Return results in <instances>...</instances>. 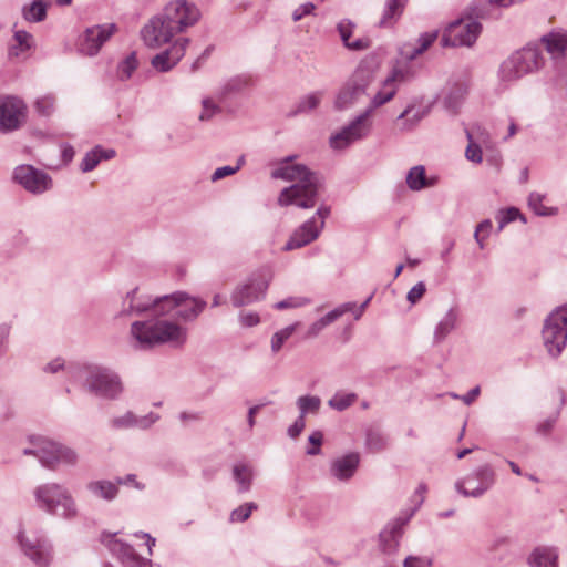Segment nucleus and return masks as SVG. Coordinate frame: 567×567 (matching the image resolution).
<instances>
[{"label": "nucleus", "mask_w": 567, "mask_h": 567, "mask_svg": "<svg viewBox=\"0 0 567 567\" xmlns=\"http://www.w3.org/2000/svg\"><path fill=\"white\" fill-rule=\"evenodd\" d=\"M425 291V284L423 281H420L409 290L406 299L414 305L423 297Z\"/></svg>", "instance_id": "obj_58"}, {"label": "nucleus", "mask_w": 567, "mask_h": 567, "mask_svg": "<svg viewBox=\"0 0 567 567\" xmlns=\"http://www.w3.org/2000/svg\"><path fill=\"white\" fill-rule=\"evenodd\" d=\"M51 4L52 0H32L22 7V17L31 23L42 22L47 19V12Z\"/></svg>", "instance_id": "obj_32"}, {"label": "nucleus", "mask_w": 567, "mask_h": 567, "mask_svg": "<svg viewBox=\"0 0 567 567\" xmlns=\"http://www.w3.org/2000/svg\"><path fill=\"white\" fill-rule=\"evenodd\" d=\"M406 3L408 0H386L379 25L392 27L402 16Z\"/></svg>", "instance_id": "obj_36"}, {"label": "nucleus", "mask_w": 567, "mask_h": 567, "mask_svg": "<svg viewBox=\"0 0 567 567\" xmlns=\"http://www.w3.org/2000/svg\"><path fill=\"white\" fill-rule=\"evenodd\" d=\"M492 227H493V225L489 219H484L477 225L475 233H474V239L481 249L484 248V246H485L484 240L486 237H488V235L492 230Z\"/></svg>", "instance_id": "obj_51"}, {"label": "nucleus", "mask_w": 567, "mask_h": 567, "mask_svg": "<svg viewBox=\"0 0 567 567\" xmlns=\"http://www.w3.org/2000/svg\"><path fill=\"white\" fill-rule=\"evenodd\" d=\"M114 23L87 28L79 41V51L87 56L97 54L102 45L114 34Z\"/></svg>", "instance_id": "obj_16"}, {"label": "nucleus", "mask_w": 567, "mask_h": 567, "mask_svg": "<svg viewBox=\"0 0 567 567\" xmlns=\"http://www.w3.org/2000/svg\"><path fill=\"white\" fill-rule=\"evenodd\" d=\"M496 482V473L491 464H483L473 472L458 480L455 488L465 497H481L489 491Z\"/></svg>", "instance_id": "obj_11"}, {"label": "nucleus", "mask_w": 567, "mask_h": 567, "mask_svg": "<svg viewBox=\"0 0 567 567\" xmlns=\"http://www.w3.org/2000/svg\"><path fill=\"white\" fill-rule=\"evenodd\" d=\"M137 288L126 293L121 316H138L150 313L152 318L137 320L131 324V334L141 349H151L158 344L182 347L187 339V330L179 323L165 318V307L162 297L142 299Z\"/></svg>", "instance_id": "obj_1"}, {"label": "nucleus", "mask_w": 567, "mask_h": 567, "mask_svg": "<svg viewBox=\"0 0 567 567\" xmlns=\"http://www.w3.org/2000/svg\"><path fill=\"white\" fill-rule=\"evenodd\" d=\"M467 92L468 87L465 82L457 81L452 83L443 99L444 107L451 113H456Z\"/></svg>", "instance_id": "obj_29"}, {"label": "nucleus", "mask_w": 567, "mask_h": 567, "mask_svg": "<svg viewBox=\"0 0 567 567\" xmlns=\"http://www.w3.org/2000/svg\"><path fill=\"white\" fill-rule=\"evenodd\" d=\"M544 196L539 193L533 192L528 196V206L540 216H545L548 213L546 212V208L542 205Z\"/></svg>", "instance_id": "obj_57"}, {"label": "nucleus", "mask_w": 567, "mask_h": 567, "mask_svg": "<svg viewBox=\"0 0 567 567\" xmlns=\"http://www.w3.org/2000/svg\"><path fill=\"white\" fill-rule=\"evenodd\" d=\"M321 92L310 93L299 100L293 111V114L308 113L318 107L321 102Z\"/></svg>", "instance_id": "obj_41"}, {"label": "nucleus", "mask_w": 567, "mask_h": 567, "mask_svg": "<svg viewBox=\"0 0 567 567\" xmlns=\"http://www.w3.org/2000/svg\"><path fill=\"white\" fill-rule=\"evenodd\" d=\"M370 116L371 111H364L355 116L348 125L343 126L339 132L332 134L329 138L330 147L340 151L365 138L372 130Z\"/></svg>", "instance_id": "obj_12"}, {"label": "nucleus", "mask_w": 567, "mask_h": 567, "mask_svg": "<svg viewBox=\"0 0 567 567\" xmlns=\"http://www.w3.org/2000/svg\"><path fill=\"white\" fill-rule=\"evenodd\" d=\"M179 421L187 425L194 422H200L203 420V413L199 411H183L178 415Z\"/></svg>", "instance_id": "obj_60"}, {"label": "nucleus", "mask_w": 567, "mask_h": 567, "mask_svg": "<svg viewBox=\"0 0 567 567\" xmlns=\"http://www.w3.org/2000/svg\"><path fill=\"white\" fill-rule=\"evenodd\" d=\"M293 158L295 156L285 157L279 166L271 172V177L275 179L295 182L293 185L280 192L278 205L282 207L296 205L303 209L312 208L318 199L321 178L306 165L292 164Z\"/></svg>", "instance_id": "obj_3"}, {"label": "nucleus", "mask_w": 567, "mask_h": 567, "mask_svg": "<svg viewBox=\"0 0 567 567\" xmlns=\"http://www.w3.org/2000/svg\"><path fill=\"white\" fill-rule=\"evenodd\" d=\"M189 42L186 37L176 39L168 49L152 58V66L158 72H168L183 59Z\"/></svg>", "instance_id": "obj_18"}, {"label": "nucleus", "mask_w": 567, "mask_h": 567, "mask_svg": "<svg viewBox=\"0 0 567 567\" xmlns=\"http://www.w3.org/2000/svg\"><path fill=\"white\" fill-rule=\"evenodd\" d=\"M360 454L350 452L333 458L330 463V475L341 482L352 478L360 465Z\"/></svg>", "instance_id": "obj_23"}, {"label": "nucleus", "mask_w": 567, "mask_h": 567, "mask_svg": "<svg viewBox=\"0 0 567 567\" xmlns=\"http://www.w3.org/2000/svg\"><path fill=\"white\" fill-rule=\"evenodd\" d=\"M429 113L425 107L409 105L396 118L401 131L413 130Z\"/></svg>", "instance_id": "obj_31"}, {"label": "nucleus", "mask_w": 567, "mask_h": 567, "mask_svg": "<svg viewBox=\"0 0 567 567\" xmlns=\"http://www.w3.org/2000/svg\"><path fill=\"white\" fill-rule=\"evenodd\" d=\"M308 441L311 444V447L307 449L306 453L311 456L319 455L321 453L323 433L321 431H313L309 435Z\"/></svg>", "instance_id": "obj_55"}, {"label": "nucleus", "mask_w": 567, "mask_h": 567, "mask_svg": "<svg viewBox=\"0 0 567 567\" xmlns=\"http://www.w3.org/2000/svg\"><path fill=\"white\" fill-rule=\"evenodd\" d=\"M159 416L156 413L150 412L144 416H137L133 412H126L124 415L114 417L111 421V425L114 429H128V427H138V429H148L153 425Z\"/></svg>", "instance_id": "obj_26"}, {"label": "nucleus", "mask_w": 567, "mask_h": 567, "mask_svg": "<svg viewBox=\"0 0 567 567\" xmlns=\"http://www.w3.org/2000/svg\"><path fill=\"white\" fill-rule=\"evenodd\" d=\"M86 489L93 497L106 502L114 501L120 492L117 484L107 480L91 481L86 484Z\"/></svg>", "instance_id": "obj_28"}, {"label": "nucleus", "mask_w": 567, "mask_h": 567, "mask_svg": "<svg viewBox=\"0 0 567 567\" xmlns=\"http://www.w3.org/2000/svg\"><path fill=\"white\" fill-rule=\"evenodd\" d=\"M540 43L555 61L565 59L567 53V30L556 28L542 35Z\"/></svg>", "instance_id": "obj_24"}, {"label": "nucleus", "mask_w": 567, "mask_h": 567, "mask_svg": "<svg viewBox=\"0 0 567 567\" xmlns=\"http://www.w3.org/2000/svg\"><path fill=\"white\" fill-rule=\"evenodd\" d=\"M267 288L268 282L264 278L251 277L234 289L230 296L231 303L236 308L251 305L265 296Z\"/></svg>", "instance_id": "obj_17"}, {"label": "nucleus", "mask_w": 567, "mask_h": 567, "mask_svg": "<svg viewBox=\"0 0 567 567\" xmlns=\"http://www.w3.org/2000/svg\"><path fill=\"white\" fill-rule=\"evenodd\" d=\"M439 31L424 32L415 41L416 53L423 54L437 39Z\"/></svg>", "instance_id": "obj_50"}, {"label": "nucleus", "mask_w": 567, "mask_h": 567, "mask_svg": "<svg viewBox=\"0 0 567 567\" xmlns=\"http://www.w3.org/2000/svg\"><path fill=\"white\" fill-rule=\"evenodd\" d=\"M99 152L100 151L94 147L93 150L85 154L84 158L80 164V168L82 172H91L99 165V163L101 162Z\"/></svg>", "instance_id": "obj_52"}, {"label": "nucleus", "mask_w": 567, "mask_h": 567, "mask_svg": "<svg viewBox=\"0 0 567 567\" xmlns=\"http://www.w3.org/2000/svg\"><path fill=\"white\" fill-rule=\"evenodd\" d=\"M299 326V322L292 323L276 333H274L271 338V350L272 352H278L286 340H288L292 333L296 331L297 327Z\"/></svg>", "instance_id": "obj_45"}, {"label": "nucleus", "mask_w": 567, "mask_h": 567, "mask_svg": "<svg viewBox=\"0 0 567 567\" xmlns=\"http://www.w3.org/2000/svg\"><path fill=\"white\" fill-rule=\"evenodd\" d=\"M373 81V70L361 63L340 89L334 101L336 109L346 110L354 105L367 94V90Z\"/></svg>", "instance_id": "obj_8"}, {"label": "nucleus", "mask_w": 567, "mask_h": 567, "mask_svg": "<svg viewBox=\"0 0 567 567\" xmlns=\"http://www.w3.org/2000/svg\"><path fill=\"white\" fill-rule=\"evenodd\" d=\"M558 555L554 548L537 547L528 557L530 567H556Z\"/></svg>", "instance_id": "obj_37"}, {"label": "nucleus", "mask_w": 567, "mask_h": 567, "mask_svg": "<svg viewBox=\"0 0 567 567\" xmlns=\"http://www.w3.org/2000/svg\"><path fill=\"white\" fill-rule=\"evenodd\" d=\"M299 415L306 419L308 414H317L321 408V399L317 395H302L296 402Z\"/></svg>", "instance_id": "obj_40"}, {"label": "nucleus", "mask_w": 567, "mask_h": 567, "mask_svg": "<svg viewBox=\"0 0 567 567\" xmlns=\"http://www.w3.org/2000/svg\"><path fill=\"white\" fill-rule=\"evenodd\" d=\"M349 309H351L350 305H341L329 311L326 316L310 324L306 337L309 339L316 338L326 327L333 323L336 320L347 313Z\"/></svg>", "instance_id": "obj_30"}, {"label": "nucleus", "mask_w": 567, "mask_h": 567, "mask_svg": "<svg viewBox=\"0 0 567 567\" xmlns=\"http://www.w3.org/2000/svg\"><path fill=\"white\" fill-rule=\"evenodd\" d=\"M202 17L198 7L187 0H172L162 12L142 28L141 37L148 48L157 49L195 25Z\"/></svg>", "instance_id": "obj_2"}, {"label": "nucleus", "mask_w": 567, "mask_h": 567, "mask_svg": "<svg viewBox=\"0 0 567 567\" xmlns=\"http://www.w3.org/2000/svg\"><path fill=\"white\" fill-rule=\"evenodd\" d=\"M543 341L548 353L556 358L567 343V305L554 309L543 327Z\"/></svg>", "instance_id": "obj_9"}, {"label": "nucleus", "mask_w": 567, "mask_h": 567, "mask_svg": "<svg viewBox=\"0 0 567 567\" xmlns=\"http://www.w3.org/2000/svg\"><path fill=\"white\" fill-rule=\"evenodd\" d=\"M365 446L371 452H380L386 446L385 436L377 430H368L365 435Z\"/></svg>", "instance_id": "obj_44"}, {"label": "nucleus", "mask_w": 567, "mask_h": 567, "mask_svg": "<svg viewBox=\"0 0 567 567\" xmlns=\"http://www.w3.org/2000/svg\"><path fill=\"white\" fill-rule=\"evenodd\" d=\"M315 4L312 2H306L301 6H299L293 12H292V20L295 22L301 20L303 17L312 13L315 10Z\"/></svg>", "instance_id": "obj_63"}, {"label": "nucleus", "mask_w": 567, "mask_h": 567, "mask_svg": "<svg viewBox=\"0 0 567 567\" xmlns=\"http://www.w3.org/2000/svg\"><path fill=\"white\" fill-rule=\"evenodd\" d=\"M436 183L435 177H427L425 168L422 165L412 167L406 175V185L413 192H419L424 188L434 186Z\"/></svg>", "instance_id": "obj_33"}, {"label": "nucleus", "mask_w": 567, "mask_h": 567, "mask_svg": "<svg viewBox=\"0 0 567 567\" xmlns=\"http://www.w3.org/2000/svg\"><path fill=\"white\" fill-rule=\"evenodd\" d=\"M467 138L470 141L466 151L465 156L468 161L473 163H481L482 162V150L478 144L473 142L472 134L467 131L466 132Z\"/></svg>", "instance_id": "obj_53"}, {"label": "nucleus", "mask_w": 567, "mask_h": 567, "mask_svg": "<svg viewBox=\"0 0 567 567\" xmlns=\"http://www.w3.org/2000/svg\"><path fill=\"white\" fill-rule=\"evenodd\" d=\"M544 64V58L537 47L526 45L509 54L497 71L498 82L507 87L524 76L537 72Z\"/></svg>", "instance_id": "obj_5"}, {"label": "nucleus", "mask_w": 567, "mask_h": 567, "mask_svg": "<svg viewBox=\"0 0 567 567\" xmlns=\"http://www.w3.org/2000/svg\"><path fill=\"white\" fill-rule=\"evenodd\" d=\"M357 400L354 393H336L328 402L329 406L337 410L343 411L351 406Z\"/></svg>", "instance_id": "obj_46"}, {"label": "nucleus", "mask_w": 567, "mask_h": 567, "mask_svg": "<svg viewBox=\"0 0 567 567\" xmlns=\"http://www.w3.org/2000/svg\"><path fill=\"white\" fill-rule=\"evenodd\" d=\"M439 31L424 32L415 41L416 53L423 54L437 39Z\"/></svg>", "instance_id": "obj_49"}, {"label": "nucleus", "mask_w": 567, "mask_h": 567, "mask_svg": "<svg viewBox=\"0 0 567 567\" xmlns=\"http://www.w3.org/2000/svg\"><path fill=\"white\" fill-rule=\"evenodd\" d=\"M202 106L203 110L199 114V120L203 122L209 121L214 115L221 112L220 106L212 97L203 99Z\"/></svg>", "instance_id": "obj_48"}, {"label": "nucleus", "mask_w": 567, "mask_h": 567, "mask_svg": "<svg viewBox=\"0 0 567 567\" xmlns=\"http://www.w3.org/2000/svg\"><path fill=\"white\" fill-rule=\"evenodd\" d=\"M238 172V167L233 166H223L218 167L214 171V173L210 176L212 182H217L219 179H223L227 176L234 175Z\"/></svg>", "instance_id": "obj_59"}, {"label": "nucleus", "mask_w": 567, "mask_h": 567, "mask_svg": "<svg viewBox=\"0 0 567 567\" xmlns=\"http://www.w3.org/2000/svg\"><path fill=\"white\" fill-rule=\"evenodd\" d=\"M305 427H306L305 417H302V415H299L296 419V421L288 427L287 433L291 439H296L301 434V432L303 431Z\"/></svg>", "instance_id": "obj_62"}, {"label": "nucleus", "mask_w": 567, "mask_h": 567, "mask_svg": "<svg viewBox=\"0 0 567 567\" xmlns=\"http://www.w3.org/2000/svg\"><path fill=\"white\" fill-rule=\"evenodd\" d=\"M412 516L413 512L405 517L395 518L380 533V545L384 553L393 554L398 550L400 539L403 535V527L409 523Z\"/></svg>", "instance_id": "obj_22"}, {"label": "nucleus", "mask_w": 567, "mask_h": 567, "mask_svg": "<svg viewBox=\"0 0 567 567\" xmlns=\"http://www.w3.org/2000/svg\"><path fill=\"white\" fill-rule=\"evenodd\" d=\"M495 219L498 223L497 233H501L507 224L517 219L522 220L524 224L527 223L525 216L516 207L499 209L495 215Z\"/></svg>", "instance_id": "obj_39"}, {"label": "nucleus", "mask_w": 567, "mask_h": 567, "mask_svg": "<svg viewBox=\"0 0 567 567\" xmlns=\"http://www.w3.org/2000/svg\"><path fill=\"white\" fill-rule=\"evenodd\" d=\"M257 508H258V505L254 502L245 503V504L240 505L239 507L235 508L230 513V520L243 523V522L247 520L250 517L252 511H255Z\"/></svg>", "instance_id": "obj_47"}, {"label": "nucleus", "mask_w": 567, "mask_h": 567, "mask_svg": "<svg viewBox=\"0 0 567 567\" xmlns=\"http://www.w3.org/2000/svg\"><path fill=\"white\" fill-rule=\"evenodd\" d=\"M239 321L241 326L250 328L257 326L260 321L258 313L256 312H241L239 315Z\"/></svg>", "instance_id": "obj_64"}, {"label": "nucleus", "mask_w": 567, "mask_h": 567, "mask_svg": "<svg viewBox=\"0 0 567 567\" xmlns=\"http://www.w3.org/2000/svg\"><path fill=\"white\" fill-rule=\"evenodd\" d=\"M457 320V310L454 308L449 309L435 327L433 336L434 343H441L456 328Z\"/></svg>", "instance_id": "obj_35"}, {"label": "nucleus", "mask_w": 567, "mask_h": 567, "mask_svg": "<svg viewBox=\"0 0 567 567\" xmlns=\"http://www.w3.org/2000/svg\"><path fill=\"white\" fill-rule=\"evenodd\" d=\"M165 318L176 317L185 322L195 321L205 310L207 302L185 291L163 296Z\"/></svg>", "instance_id": "obj_10"}, {"label": "nucleus", "mask_w": 567, "mask_h": 567, "mask_svg": "<svg viewBox=\"0 0 567 567\" xmlns=\"http://www.w3.org/2000/svg\"><path fill=\"white\" fill-rule=\"evenodd\" d=\"M309 303V299L305 297H289L285 300L278 301L275 303V308L277 310H285V309H291V308H299Z\"/></svg>", "instance_id": "obj_54"}, {"label": "nucleus", "mask_w": 567, "mask_h": 567, "mask_svg": "<svg viewBox=\"0 0 567 567\" xmlns=\"http://www.w3.org/2000/svg\"><path fill=\"white\" fill-rule=\"evenodd\" d=\"M324 227L323 221H317L316 216H312L298 228L289 237L288 241L284 246L285 251L302 248L312 241H315L321 234Z\"/></svg>", "instance_id": "obj_19"}, {"label": "nucleus", "mask_w": 567, "mask_h": 567, "mask_svg": "<svg viewBox=\"0 0 567 567\" xmlns=\"http://www.w3.org/2000/svg\"><path fill=\"white\" fill-rule=\"evenodd\" d=\"M18 542L24 554L39 567H47L51 559V546L43 539H29L19 533Z\"/></svg>", "instance_id": "obj_21"}, {"label": "nucleus", "mask_w": 567, "mask_h": 567, "mask_svg": "<svg viewBox=\"0 0 567 567\" xmlns=\"http://www.w3.org/2000/svg\"><path fill=\"white\" fill-rule=\"evenodd\" d=\"M13 179L24 189L33 194H41L51 187V177L33 167L32 165H20L13 171Z\"/></svg>", "instance_id": "obj_15"}, {"label": "nucleus", "mask_w": 567, "mask_h": 567, "mask_svg": "<svg viewBox=\"0 0 567 567\" xmlns=\"http://www.w3.org/2000/svg\"><path fill=\"white\" fill-rule=\"evenodd\" d=\"M248 84L249 80L246 76L237 75L230 78L216 91V97L219 102H224L228 97L244 91Z\"/></svg>", "instance_id": "obj_34"}, {"label": "nucleus", "mask_w": 567, "mask_h": 567, "mask_svg": "<svg viewBox=\"0 0 567 567\" xmlns=\"http://www.w3.org/2000/svg\"><path fill=\"white\" fill-rule=\"evenodd\" d=\"M482 25L472 19H456L444 30L441 39L443 47H471L481 33Z\"/></svg>", "instance_id": "obj_13"}, {"label": "nucleus", "mask_w": 567, "mask_h": 567, "mask_svg": "<svg viewBox=\"0 0 567 567\" xmlns=\"http://www.w3.org/2000/svg\"><path fill=\"white\" fill-rule=\"evenodd\" d=\"M78 377L82 389L99 399L117 400L124 391L121 377L110 368L87 364L82 367Z\"/></svg>", "instance_id": "obj_4"}, {"label": "nucleus", "mask_w": 567, "mask_h": 567, "mask_svg": "<svg viewBox=\"0 0 567 567\" xmlns=\"http://www.w3.org/2000/svg\"><path fill=\"white\" fill-rule=\"evenodd\" d=\"M138 62L136 53H130L117 66V75L122 81L128 80L137 69Z\"/></svg>", "instance_id": "obj_42"}, {"label": "nucleus", "mask_w": 567, "mask_h": 567, "mask_svg": "<svg viewBox=\"0 0 567 567\" xmlns=\"http://www.w3.org/2000/svg\"><path fill=\"white\" fill-rule=\"evenodd\" d=\"M103 543L109 548V550L122 561L124 566L152 567V561L150 559L140 556L131 545L116 539L113 535L104 537Z\"/></svg>", "instance_id": "obj_20"}, {"label": "nucleus", "mask_w": 567, "mask_h": 567, "mask_svg": "<svg viewBox=\"0 0 567 567\" xmlns=\"http://www.w3.org/2000/svg\"><path fill=\"white\" fill-rule=\"evenodd\" d=\"M354 27L355 24L349 19H343L338 23L337 30L340 34L343 45L351 51L367 50L371 45V41L368 38H360L354 41H350Z\"/></svg>", "instance_id": "obj_27"}, {"label": "nucleus", "mask_w": 567, "mask_h": 567, "mask_svg": "<svg viewBox=\"0 0 567 567\" xmlns=\"http://www.w3.org/2000/svg\"><path fill=\"white\" fill-rule=\"evenodd\" d=\"M233 477L237 483L238 493H246L251 488L254 478L252 467L247 463H237L233 466Z\"/></svg>", "instance_id": "obj_38"}, {"label": "nucleus", "mask_w": 567, "mask_h": 567, "mask_svg": "<svg viewBox=\"0 0 567 567\" xmlns=\"http://www.w3.org/2000/svg\"><path fill=\"white\" fill-rule=\"evenodd\" d=\"M33 494L39 508L47 513L64 518L76 516L75 502L64 486L56 483H45L39 485Z\"/></svg>", "instance_id": "obj_6"}, {"label": "nucleus", "mask_w": 567, "mask_h": 567, "mask_svg": "<svg viewBox=\"0 0 567 567\" xmlns=\"http://www.w3.org/2000/svg\"><path fill=\"white\" fill-rule=\"evenodd\" d=\"M432 561L424 557L408 556L403 561V567H431Z\"/></svg>", "instance_id": "obj_61"}, {"label": "nucleus", "mask_w": 567, "mask_h": 567, "mask_svg": "<svg viewBox=\"0 0 567 567\" xmlns=\"http://www.w3.org/2000/svg\"><path fill=\"white\" fill-rule=\"evenodd\" d=\"M404 79L405 72L399 66L394 68L392 75L384 81L383 89L379 91L377 94H374L369 107L365 111H371L372 114L377 107L391 101L395 94V87L393 86V83L395 81H402Z\"/></svg>", "instance_id": "obj_25"}, {"label": "nucleus", "mask_w": 567, "mask_h": 567, "mask_svg": "<svg viewBox=\"0 0 567 567\" xmlns=\"http://www.w3.org/2000/svg\"><path fill=\"white\" fill-rule=\"evenodd\" d=\"M399 54L402 61L410 62L416 59L420 53H416V45L413 42H404L399 48Z\"/></svg>", "instance_id": "obj_56"}, {"label": "nucleus", "mask_w": 567, "mask_h": 567, "mask_svg": "<svg viewBox=\"0 0 567 567\" xmlns=\"http://www.w3.org/2000/svg\"><path fill=\"white\" fill-rule=\"evenodd\" d=\"M30 442L32 446L24 449L23 454L38 457L48 468L54 470L60 464L73 466L78 463V453L69 446L43 436H32Z\"/></svg>", "instance_id": "obj_7"}, {"label": "nucleus", "mask_w": 567, "mask_h": 567, "mask_svg": "<svg viewBox=\"0 0 567 567\" xmlns=\"http://www.w3.org/2000/svg\"><path fill=\"white\" fill-rule=\"evenodd\" d=\"M27 120V105L16 96L0 97V132L19 130Z\"/></svg>", "instance_id": "obj_14"}, {"label": "nucleus", "mask_w": 567, "mask_h": 567, "mask_svg": "<svg viewBox=\"0 0 567 567\" xmlns=\"http://www.w3.org/2000/svg\"><path fill=\"white\" fill-rule=\"evenodd\" d=\"M34 109L41 116H51L55 111V97L52 94L38 97L34 102Z\"/></svg>", "instance_id": "obj_43"}]
</instances>
